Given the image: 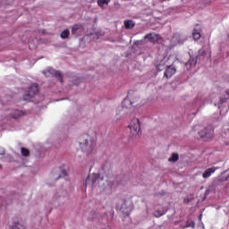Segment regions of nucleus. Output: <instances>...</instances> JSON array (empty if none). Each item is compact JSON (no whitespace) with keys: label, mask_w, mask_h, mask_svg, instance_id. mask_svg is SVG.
<instances>
[{"label":"nucleus","mask_w":229,"mask_h":229,"mask_svg":"<svg viewBox=\"0 0 229 229\" xmlns=\"http://www.w3.org/2000/svg\"><path fill=\"white\" fill-rule=\"evenodd\" d=\"M112 176H114L112 169L105 165L101 174L88 175L84 182V186L90 187L95 192L100 194V192H105L106 189H110L114 185V182L111 180Z\"/></svg>","instance_id":"obj_1"},{"label":"nucleus","mask_w":229,"mask_h":229,"mask_svg":"<svg viewBox=\"0 0 229 229\" xmlns=\"http://www.w3.org/2000/svg\"><path fill=\"white\" fill-rule=\"evenodd\" d=\"M79 147L83 153L90 155L96 147V140L89 134H83L79 138Z\"/></svg>","instance_id":"obj_2"},{"label":"nucleus","mask_w":229,"mask_h":229,"mask_svg":"<svg viewBox=\"0 0 229 229\" xmlns=\"http://www.w3.org/2000/svg\"><path fill=\"white\" fill-rule=\"evenodd\" d=\"M140 105V98L139 96H129L128 98H125L123 101V108H131L132 106H139Z\"/></svg>","instance_id":"obj_3"},{"label":"nucleus","mask_w":229,"mask_h":229,"mask_svg":"<svg viewBox=\"0 0 229 229\" xmlns=\"http://www.w3.org/2000/svg\"><path fill=\"white\" fill-rule=\"evenodd\" d=\"M129 128L131 130V134L132 137H137L140 133V121L138 118H133L130 124Z\"/></svg>","instance_id":"obj_4"},{"label":"nucleus","mask_w":229,"mask_h":229,"mask_svg":"<svg viewBox=\"0 0 229 229\" xmlns=\"http://www.w3.org/2000/svg\"><path fill=\"white\" fill-rule=\"evenodd\" d=\"M37 94H38V85L37 84H32L28 91L25 92V94L23 95V99L25 101H30V99L31 98H35V96H37Z\"/></svg>","instance_id":"obj_5"},{"label":"nucleus","mask_w":229,"mask_h":229,"mask_svg":"<svg viewBox=\"0 0 229 229\" xmlns=\"http://www.w3.org/2000/svg\"><path fill=\"white\" fill-rule=\"evenodd\" d=\"M131 210H133V202L130 199L123 201L121 207V212L125 214V216H130Z\"/></svg>","instance_id":"obj_6"},{"label":"nucleus","mask_w":229,"mask_h":229,"mask_svg":"<svg viewBox=\"0 0 229 229\" xmlns=\"http://www.w3.org/2000/svg\"><path fill=\"white\" fill-rule=\"evenodd\" d=\"M201 139L208 140L214 137V129L212 127H207L199 132Z\"/></svg>","instance_id":"obj_7"},{"label":"nucleus","mask_w":229,"mask_h":229,"mask_svg":"<svg viewBox=\"0 0 229 229\" xmlns=\"http://www.w3.org/2000/svg\"><path fill=\"white\" fill-rule=\"evenodd\" d=\"M43 74H45V76H47V78H49L50 76H56V78H59V81H63L62 80V73H60V72H57L56 70L48 67L47 70L43 71Z\"/></svg>","instance_id":"obj_8"},{"label":"nucleus","mask_w":229,"mask_h":229,"mask_svg":"<svg viewBox=\"0 0 229 229\" xmlns=\"http://www.w3.org/2000/svg\"><path fill=\"white\" fill-rule=\"evenodd\" d=\"M165 62H167V59L165 58V55H158L155 65L157 69V71H162V68L164 67V65H165Z\"/></svg>","instance_id":"obj_9"},{"label":"nucleus","mask_w":229,"mask_h":229,"mask_svg":"<svg viewBox=\"0 0 229 229\" xmlns=\"http://www.w3.org/2000/svg\"><path fill=\"white\" fill-rule=\"evenodd\" d=\"M216 171H217V168L216 166L206 169L202 174V178H204V180H207V178H210L214 174V173H216Z\"/></svg>","instance_id":"obj_10"},{"label":"nucleus","mask_w":229,"mask_h":229,"mask_svg":"<svg viewBox=\"0 0 229 229\" xmlns=\"http://www.w3.org/2000/svg\"><path fill=\"white\" fill-rule=\"evenodd\" d=\"M145 40L148 39L149 42H158L160 40V35L156 33H150L144 37Z\"/></svg>","instance_id":"obj_11"},{"label":"nucleus","mask_w":229,"mask_h":229,"mask_svg":"<svg viewBox=\"0 0 229 229\" xmlns=\"http://www.w3.org/2000/svg\"><path fill=\"white\" fill-rule=\"evenodd\" d=\"M174 74H176V68L174 66H168L165 72V78H171Z\"/></svg>","instance_id":"obj_12"},{"label":"nucleus","mask_w":229,"mask_h":229,"mask_svg":"<svg viewBox=\"0 0 229 229\" xmlns=\"http://www.w3.org/2000/svg\"><path fill=\"white\" fill-rule=\"evenodd\" d=\"M81 31H83V26L80 24H76L72 27V35H78L79 33H81Z\"/></svg>","instance_id":"obj_13"},{"label":"nucleus","mask_w":229,"mask_h":229,"mask_svg":"<svg viewBox=\"0 0 229 229\" xmlns=\"http://www.w3.org/2000/svg\"><path fill=\"white\" fill-rule=\"evenodd\" d=\"M10 114L13 119H19V117H22V115H24V113L22 111L15 109L12 110Z\"/></svg>","instance_id":"obj_14"},{"label":"nucleus","mask_w":229,"mask_h":229,"mask_svg":"<svg viewBox=\"0 0 229 229\" xmlns=\"http://www.w3.org/2000/svg\"><path fill=\"white\" fill-rule=\"evenodd\" d=\"M11 229H26V225L21 222H14L12 225Z\"/></svg>","instance_id":"obj_15"},{"label":"nucleus","mask_w":229,"mask_h":229,"mask_svg":"<svg viewBox=\"0 0 229 229\" xmlns=\"http://www.w3.org/2000/svg\"><path fill=\"white\" fill-rule=\"evenodd\" d=\"M165 212H167V209H157L154 212V217H162V216H165Z\"/></svg>","instance_id":"obj_16"},{"label":"nucleus","mask_w":229,"mask_h":229,"mask_svg":"<svg viewBox=\"0 0 229 229\" xmlns=\"http://www.w3.org/2000/svg\"><path fill=\"white\" fill-rule=\"evenodd\" d=\"M192 36L194 40H199L201 38V33L199 32V29H194Z\"/></svg>","instance_id":"obj_17"},{"label":"nucleus","mask_w":229,"mask_h":229,"mask_svg":"<svg viewBox=\"0 0 229 229\" xmlns=\"http://www.w3.org/2000/svg\"><path fill=\"white\" fill-rule=\"evenodd\" d=\"M124 26L126 28V30H131L132 28L135 27V23H133V21H124Z\"/></svg>","instance_id":"obj_18"},{"label":"nucleus","mask_w":229,"mask_h":229,"mask_svg":"<svg viewBox=\"0 0 229 229\" xmlns=\"http://www.w3.org/2000/svg\"><path fill=\"white\" fill-rule=\"evenodd\" d=\"M180 158V156L178 153H174L172 156L168 158V162H178V159Z\"/></svg>","instance_id":"obj_19"},{"label":"nucleus","mask_w":229,"mask_h":229,"mask_svg":"<svg viewBox=\"0 0 229 229\" xmlns=\"http://www.w3.org/2000/svg\"><path fill=\"white\" fill-rule=\"evenodd\" d=\"M21 153L22 157H30V150L26 148H21Z\"/></svg>","instance_id":"obj_20"},{"label":"nucleus","mask_w":229,"mask_h":229,"mask_svg":"<svg viewBox=\"0 0 229 229\" xmlns=\"http://www.w3.org/2000/svg\"><path fill=\"white\" fill-rule=\"evenodd\" d=\"M108 3H110V0H98V6H100V8H103V6H105V4H108Z\"/></svg>","instance_id":"obj_21"},{"label":"nucleus","mask_w":229,"mask_h":229,"mask_svg":"<svg viewBox=\"0 0 229 229\" xmlns=\"http://www.w3.org/2000/svg\"><path fill=\"white\" fill-rule=\"evenodd\" d=\"M69 34H70L69 30H64L61 32L60 37L61 38H67V37H69Z\"/></svg>","instance_id":"obj_22"},{"label":"nucleus","mask_w":229,"mask_h":229,"mask_svg":"<svg viewBox=\"0 0 229 229\" xmlns=\"http://www.w3.org/2000/svg\"><path fill=\"white\" fill-rule=\"evenodd\" d=\"M197 64V61L196 59L194 58H191L190 59V61L186 64V65H191V67H194Z\"/></svg>","instance_id":"obj_23"},{"label":"nucleus","mask_w":229,"mask_h":229,"mask_svg":"<svg viewBox=\"0 0 229 229\" xmlns=\"http://www.w3.org/2000/svg\"><path fill=\"white\" fill-rule=\"evenodd\" d=\"M222 180L224 181V182H229V173L227 174V173H224L223 174H222Z\"/></svg>","instance_id":"obj_24"},{"label":"nucleus","mask_w":229,"mask_h":229,"mask_svg":"<svg viewBox=\"0 0 229 229\" xmlns=\"http://www.w3.org/2000/svg\"><path fill=\"white\" fill-rule=\"evenodd\" d=\"M92 216H94L93 217H89V219L90 220V221H94L95 219H96V217H98V214H96V213H92Z\"/></svg>","instance_id":"obj_25"},{"label":"nucleus","mask_w":229,"mask_h":229,"mask_svg":"<svg viewBox=\"0 0 229 229\" xmlns=\"http://www.w3.org/2000/svg\"><path fill=\"white\" fill-rule=\"evenodd\" d=\"M180 35L179 34H175L174 37H173V40H176L177 38H180Z\"/></svg>","instance_id":"obj_26"},{"label":"nucleus","mask_w":229,"mask_h":229,"mask_svg":"<svg viewBox=\"0 0 229 229\" xmlns=\"http://www.w3.org/2000/svg\"><path fill=\"white\" fill-rule=\"evenodd\" d=\"M0 155H4V148L0 147Z\"/></svg>","instance_id":"obj_27"},{"label":"nucleus","mask_w":229,"mask_h":229,"mask_svg":"<svg viewBox=\"0 0 229 229\" xmlns=\"http://www.w3.org/2000/svg\"><path fill=\"white\" fill-rule=\"evenodd\" d=\"M220 103H226V98H220Z\"/></svg>","instance_id":"obj_28"},{"label":"nucleus","mask_w":229,"mask_h":229,"mask_svg":"<svg viewBox=\"0 0 229 229\" xmlns=\"http://www.w3.org/2000/svg\"><path fill=\"white\" fill-rule=\"evenodd\" d=\"M196 226V224L194 223V221H191V228H194Z\"/></svg>","instance_id":"obj_29"},{"label":"nucleus","mask_w":229,"mask_h":229,"mask_svg":"<svg viewBox=\"0 0 229 229\" xmlns=\"http://www.w3.org/2000/svg\"><path fill=\"white\" fill-rule=\"evenodd\" d=\"M225 94H226V96H228V98H229V89H227V90L225 91Z\"/></svg>","instance_id":"obj_30"},{"label":"nucleus","mask_w":229,"mask_h":229,"mask_svg":"<svg viewBox=\"0 0 229 229\" xmlns=\"http://www.w3.org/2000/svg\"><path fill=\"white\" fill-rule=\"evenodd\" d=\"M184 203H189V199H184Z\"/></svg>","instance_id":"obj_31"},{"label":"nucleus","mask_w":229,"mask_h":229,"mask_svg":"<svg viewBox=\"0 0 229 229\" xmlns=\"http://www.w3.org/2000/svg\"><path fill=\"white\" fill-rule=\"evenodd\" d=\"M206 194H210V190H207Z\"/></svg>","instance_id":"obj_32"},{"label":"nucleus","mask_w":229,"mask_h":229,"mask_svg":"<svg viewBox=\"0 0 229 229\" xmlns=\"http://www.w3.org/2000/svg\"><path fill=\"white\" fill-rule=\"evenodd\" d=\"M201 217H203V215H200V216H199V221H201Z\"/></svg>","instance_id":"obj_33"}]
</instances>
